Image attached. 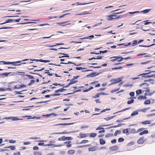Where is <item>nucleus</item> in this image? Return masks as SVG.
I'll return each mask as SVG.
<instances>
[{
    "label": "nucleus",
    "mask_w": 155,
    "mask_h": 155,
    "mask_svg": "<svg viewBox=\"0 0 155 155\" xmlns=\"http://www.w3.org/2000/svg\"><path fill=\"white\" fill-rule=\"evenodd\" d=\"M110 59H111L110 61L111 62H114L117 61V56H114L110 58Z\"/></svg>",
    "instance_id": "20"
},
{
    "label": "nucleus",
    "mask_w": 155,
    "mask_h": 155,
    "mask_svg": "<svg viewBox=\"0 0 155 155\" xmlns=\"http://www.w3.org/2000/svg\"><path fill=\"white\" fill-rule=\"evenodd\" d=\"M71 141H66L64 142V144H67V145H66V146L67 147H71Z\"/></svg>",
    "instance_id": "11"
},
{
    "label": "nucleus",
    "mask_w": 155,
    "mask_h": 155,
    "mask_svg": "<svg viewBox=\"0 0 155 155\" xmlns=\"http://www.w3.org/2000/svg\"><path fill=\"white\" fill-rule=\"evenodd\" d=\"M60 64H73L74 65H75L76 66H80L82 64H79L77 65V64H76L72 62H70V61H68L67 63H64V62H62L60 63Z\"/></svg>",
    "instance_id": "8"
},
{
    "label": "nucleus",
    "mask_w": 155,
    "mask_h": 155,
    "mask_svg": "<svg viewBox=\"0 0 155 155\" xmlns=\"http://www.w3.org/2000/svg\"><path fill=\"white\" fill-rule=\"evenodd\" d=\"M73 124V123H65V124H60V125H70L72 124Z\"/></svg>",
    "instance_id": "52"
},
{
    "label": "nucleus",
    "mask_w": 155,
    "mask_h": 155,
    "mask_svg": "<svg viewBox=\"0 0 155 155\" xmlns=\"http://www.w3.org/2000/svg\"><path fill=\"white\" fill-rule=\"evenodd\" d=\"M12 73L11 72L8 73H5L1 74L2 77H8L9 74Z\"/></svg>",
    "instance_id": "15"
},
{
    "label": "nucleus",
    "mask_w": 155,
    "mask_h": 155,
    "mask_svg": "<svg viewBox=\"0 0 155 155\" xmlns=\"http://www.w3.org/2000/svg\"><path fill=\"white\" fill-rule=\"evenodd\" d=\"M141 124H150V120H146L142 122Z\"/></svg>",
    "instance_id": "23"
},
{
    "label": "nucleus",
    "mask_w": 155,
    "mask_h": 155,
    "mask_svg": "<svg viewBox=\"0 0 155 155\" xmlns=\"http://www.w3.org/2000/svg\"><path fill=\"white\" fill-rule=\"evenodd\" d=\"M113 136V134H107L106 136L105 137H112Z\"/></svg>",
    "instance_id": "53"
},
{
    "label": "nucleus",
    "mask_w": 155,
    "mask_h": 155,
    "mask_svg": "<svg viewBox=\"0 0 155 155\" xmlns=\"http://www.w3.org/2000/svg\"><path fill=\"white\" fill-rule=\"evenodd\" d=\"M26 86L25 85H20V86L19 87H17L16 86H15L14 87L15 88H20L22 87H25Z\"/></svg>",
    "instance_id": "38"
},
{
    "label": "nucleus",
    "mask_w": 155,
    "mask_h": 155,
    "mask_svg": "<svg viewBox=\"0 0 155 155\" xmlns=\"http://www.w3.org/2000/svg\"><path fill=\"white\" fill-rule=\"evenodd\" d=\"M117 61L119 62L122 61L124 59V58L121 56H117Z\"/></svg>",
    "instance_id": "12"
},
{
    "label": "nucleus",
    "mask_w": 155,
    "mask_h": 155,
    "mask_svg": "<svg viewBox=\"0 0 155 155\" xmlns=\"http://www.w3.org/2000/svg\"><path fill=\"white\" fill-rule=\"evenodd\" d=\"M7 90H11V88H7L6 89H5L4 88H0V91H5Z\"/></svg>",
    "instance_id": "41"
},
{
    "label": "nucleus",
    "mask_w": 155,
    "mask_h": 155,
    "mask_svg": "<svg viewBox=\"0 0 155 155\" xmlns=\"http://www.w3.org/2000/svg\"><path fill=\"white\" fill-rule=\"evenodd\" d=\"M60 54H64V55H65V56H61V57H59V58H63V57H68V58L69 57V56L68 54H62V53H60Z\"/></svg>",
    "instance_id": "48"
},
{
    "label": "nucleus",
    "mask_w": 155,
    "mask_h": 155,
    "mask_svg": "<svg viewBox=\"0 0 155 155\" xmlns=\"http://www.w3.org/2000/svg\"><path fill=\"white\" fill-rule=\"evenodd\" d=\"M110 110V108H109V109H104L102 110L101 112H100V114L101 113H102V112H104L105 111H107V110Z\"/></svg>",
    "instance_id": "61"
},
{
    "label": "nucleus",
    "mask_w": 155,
    "mask_h": 155,
    "mask_svg": "<svg viewBox=\"0 0 155 155\" xmlns=\"http://www.w3.org/2000/svg\"><path fill=\"white\" fill-rule=\"evenodd\" d=\"M145 91L147 93H148V94L149 95H151L152 93L150 92V91L149 88L148 87L145 90Z\"/></svg>",
    "instance_id": "22"
},
{
    "label": "nucleus",
    "mask_w": 155,
    "mask_h": 155,
    "mask_svg": "<svg viewBox=\"0 0 155 155\" xmlns=\"http://www.w3.org/2000/svg\"><path fill=\"white\" fill-rule=\"evenodd\" d=\"M64 45V43H59L56 44L55 45H49V46H48V47H54V46H57V45Z\"/></svg>",
    "instance_id": "32"
},
{
    "label": "nucleus",
    "mask_w": 155,
    "mask_h": 155,
    "mask_svg": "<svg viewBox=\"0 0 155 155\" xmlns=\"http://www.w3.org/2000/svg\"><path fill=\"white\" fill-rule=\"evenodd\" d=\"M114 117V116L109 117H108V118H104V119L106 120H110V119H112Z\"/></svg>",
    "instance_id": "58"
},
{
    "label": "nucleus",
    "mask_w": 155,
    "mask_h": 155,
    "mask_svg": "<svg viewBox=\"0 0 155 155\" xmlns=\"http://www.w3.org/2000/svg\"><path fill=\"white\" fill-rule=\"evenodd\" d=\"M130 132H131V133L133 134H135L138 133V132H137V130L134 128L131 129L130 130Z\"/></svg>",
    "instance_id": "28"
},
{
    "label": "nucleus",
    "mask_w": 155,
    "mask_h": 155,
    "mask_svg": "<svg viewBox=\"0 0 155 155\" xmlns=\"http://www.w3.org/2000/svg\"><path fill=\"white\" fill-rule=\"evenodd\" d=\"M90 3H80L79 2H77V3H75V4H76V5H86L87 4H89Z\"/></svg>",
    "instance_id": "39"
},
{
    "label": "nucleus",
    "mask_w": 155,
    "mask_h": 155,
    "mask_svg": "<svg viewBox=\"0 0 155 155\" xmlns=\"http://www.w3.org/2000/svg\"><path fill=\"white\" fill-rule=\"evenodd\" d=\"M155 71H148V72H147V73H143L142 74H140L138 76H141L143 77H145V76H143L144 75H146L147 74H150L151 72H154Z\"/></svg>",
    "instance_id": "16"
},
{
    "label": "nucleus",
    "mask_w": 155,
    "mask_h": 155,
    "mask_svg": "<svg viewBox=\"0 0 155 155\" xmlns=\"http://www.w3.org/2000/svg\"><path fill=\"white\" fill-rule=\"evenodd\" d=\"M150 100H147L145 101L144 102V104H150Z\"/></svg>",
    "instance_id": "46"
},
{
    "label": "nucleus",
    "mask_w": 155,
    "mask_h": 155,
    "mask_svg": "<svg viewBox=\"0 0 155 155\" xmlns=\"http://www.w3.org/2000/svg\"><path fill=\"white\" fill-rule=\"evenodd\" d=\"M63 141L65 140H72L73 138L71 137H66L65 136H63Z\"/></svg>",
    "instance_id": "14"
},
{
    "label": "nucleus",
    "mask_w": 155,
    "mask_h": 155,
    "mask_svg": "<svg viewBox=\"0 0 155 155\" xmlns=\"http://www.w3.org/2000/svg\"><path fill=\"white\" fill-rule=\"evenodd\" d=\"M119 88H118L117 89H115L114 90H113L111 91V92L112 93H113L114 92H116V91H118L119 90Z\"/></svg>",
    "instance_id": "62"
},
{
    "label": "nucleus",
    "mask_w": 155,
    "mask_h": 155,
    "mask_svg": "<svg viewBox=\"0 0 155 155\" xmlns=\"http://www.w3.org/2000/svg\"><path fill=\"white\" fill-rule=\"evenodd\" d=\"M86 69V68H83L81 67H77L76 68V69L77 70H82V69Z\"/></svg>",
    "instance_id": "45"
},
{
    "label": "nucleus",
    "mask_w": 155,
    "mask_h": 155,
    "mask_svg": "<svg viewBox=\"0 0 155 155\" xmlns=\"http://www.w3.org/2000/svg\"><path fill=\"white\" fill-rule=\"evenodd\" d=\"M138 42L137 40H135L133 41V43L132 44V45L133 46H134L138 44Z\"/></svg>",
    "instance_id": "49"
},
{
    "label": "nucleus",
    "mask_w": 155,
    "mask_h": 155,
    "mask_svg": "<svg viewBox=\"0 0 155 155\" xmlns=\"http://www.w3.org/2000/svg\"><path fill=\"white\" fill-rule=\"evenodd\" d=\"M123 12H120L114 13L112 15H109L107 16V19L108 20H112L114 19H117L121 18L122 16L117 15V14H119L122 13Z\"/></svg>",
    "instance_id": "1"
},
{
    "label": "nucleus",
    "mask_w": 155,
    "mask_h": 155,
    "mask_svg": "<svg viewBox=\"0 0 155 155\" xmlns=\"http://www.w3.org/2000/svg\"><path fill=\"white\" fill-rule=\"evenodd\" d=\"M48 71V72H45V74H47L49 76H52L53 75V74H50V72H48L49 71V70H47V71Z\"/></svg>",
    "instance_id": "57"
},
{
    "label": "nucleus",
    "mask_w": 155,
    "mask_h": 155,
    "mask_svg": "<svg viewBox=\"0 0 155 155\" xmlns=\"http://www.w3.org/2000/svg\"><path fill=\"white\" fill-rule=\"evenodd\" d=\"M140 86L143 89H146L149 86V84L147 83H144L140 84Z\"/></svg>",
    "instance_id": "5"
},
{
    "label": "nucleus",
    "mask_w": 155,
    "mask_h": 155,
    "mask_svg": "<svg viewBox=\"0 0 155 155\" xmlns=\"http://www.w3.org/2000/svg\"><path fill=\"white\" fill-rule=\"evenodd\" d=\"M148 131L147 130H145L140 132L139 134L140 135H142L145 134H147L148 133Z\"/></svg>",
    "instance_id": "18"
},
{
    "label": "nucleus",
    "mask_w": 155,
    "mask_h": 155,
    "mask_svg": "<svg viewBox=\"0 0 155 155\" xmlns=\"http://www.w3.org/2000/svg\"><path fill=\"white\" fill-rule=\"evenodd\" d=\"M134 99H132L130 101H129L127 102V104H130L133 103L134 102Z\"/></svg>",
    "instance_id": "44"
},
{
    "label": "nucleus",
    "mask_w": 155,
    "mask_h": 155,
    "mask_svg": "<svg viewBox=\"0 0 155 155\" xmlns=\"http://www.w3.org/2000/svg\"><path fill=\"white\" fill-rule=\"evenodd\" d=\"M64 90H65L64 88H61L60 89L56 90L55 91V93H58V92H61L63 91Z\"/></svg>",
    "instance_id": "31"
},
{
    "label": "nucleus",
    "mask_w": 155,
    "mask_h": 155,
    "mask_svg": "<svg viewBox=\"0 0 155 155\" xmlns=\"http://www.w3.org/2000/svg\"><path fill=\"white\" fill-rule=\"evenodd\" d=\"M144 129V128L143 127L140 128L137 130V132H138V133L141 132V131L143 130Z\"/></svg>",
    "instance_id": "59"
},
{
    "label": "nucleus",
    "mask_w": 155,
    "mask_h": 155,
    "mask_svg": "<svg viewBox=\"0 0 155 155\" xmlns=\"http://www.w3.org/2000/svg\"><path fill=\"white\" fill-rule=\"evenodd\" d=\"M129 130L128 129H126L124 130L123 133L124 134H127Z\"/></svg>",
    "instance_id": "55"
},
{
    "label": "nucleus",
    "mask_w": 155,
    "mask_h": 155,
    "mask_svg": "<svg viewBox=\"0 0 155 155\" xmlns=\"http://www.w3.org/2000/svg\"><path fill=\"white\" fill-rule=\"evenodd\" d=\"M26 76L28 77L30 79H34V77L31 75H26Z\"/></svg>",
    "instance_id": "60"
},
{
    "label": "nucleus",
    "mask_w": 155,
    "mask_h": 155,
    "mask_svg": "<svg viewBox=\"0 0 155 155\" xmlns=\"http://www.w3.org/2000/svg\"><path fill=\"white\" fill-rule=\"evenodd\" d=\"M88 127H89L87 125H84V126H81V129H84V128H88Z\"/></svg>",
    "instance_id": "63"
},
{
    "label": "nucleus",
    "mask_w": 155,
    "mask_h": 155,
    "mask_svg": "<svg viewBox=\"0 0 155 155\" xmlns=\"http://www.w3.org/2000/svg\"><path fill=\"white\" fill-rule=\"evenodd\" d=\"M142 93V90L141 89H139L137 90L136 91V93L137 94H139Z\"/></svg>",
    "instance_id": "40"
},
{
    "label": "nucleus",
    "mask_w": 155,
    "mask_h": 155,
    "mask_svg": "<svg viewBox=\"0 0 155 155\" xmlns=\"http://www.w3.org/2000/svg\"><path fill=\"white\" fill-rule=\"evenodd\" d=\"M123 68V67L122 66H119L118 67H115L112 68V70H115L118 69H120Z\"/></svg>",
    "instance_id": "30"
},
{
    "label": "nucleus",
    "mask_w": 155,
    "mask_h": 155,
    "mask_svg": "<svg viewBox=\"0 0 155 155\" xmlns=\"http://www.w3.org/2000/svg\"><path fill=\"white\" fill-rule=\"evenodd\" d=\"M105 94L102 92H101L97 94L95 96H93V98H97L100 97V96L101 95H104Z\"/></svg>",
    "instance_id": "10"
},
{
    "label": "nucleus",
    "mask_w": 155,
    "mask_h": 155,
    "mask_svg": "<svg viewBox=\"0 0 155 155\" xmlns=\"http://www.w3.org/2000/svg\"><path fill=\"white\" fill-rule=\"evenodd\" d=\"M34 154L35 155H42V154L41 152L39 151H35Z\"/></svg>",
    "instance_id": "34"
},
{
    "label": "nucleus",
    "mask_w": 155,
    "mask_h": 155,
    "mask_svg": "<svg viewBox=\"0 0 155 155\" xmlns=\"http://www.w3.org/2000/svg\"><path fill=\"white\" fill-rule=\"evenodd\" d=\"M6 148H10L12 150H15L16 149L15 146H12L6 147H5Z\"/></svg>",
    "instance_id": "21"
},
{
    "label": "nucleus",
    "mask_w": 155,
    "mask_h": 155,
    "mask_svg": "<svg viewBox=\"0 0 155 155\" xmlns=\"http://www.w3.org/2000/svg\"><path fill=\"white\" fill-rule=\"evenodd\" d=\"M78 82V81L76 80L74 81V80L72 79L70 80V82L66 86L63 87H68L71 84H74Z\"/></svg>",
    "instance_id": "6"
},
{
    "label": "nucleus",
    "mask_w": 155,
    "mask_h": 155,
    "mask_svg": "<svg viewBox=\"0 0 155 155\" xmlns=\"http://www.w3.org/2000/svg\"><path fill=\"white\" fill-rule=\"evenodd\" d=\"M151 10V9H147L142 11L141 12L144 13H147Z\"/></svg>",
    "instance_id": "26"
},
{
    "label": "nucleus",
    "mask_w": 155,
    "mask_h": 155,
    "mask_svg": "<svg viewBox=\"0 0 155 155\" xmlns=\"http://www.w3.org/2000/svg\"><path fill=\"white\" fill-rule=\"evenodd\" d=\"M28 59H25L23 60H22L21 61H17L15 62H4V64H15V63H20L21 62V61H27L28 60Z\"/></svg>",
    "instance_id": "3"
},
{
    "label": "nucleus",
    "mask_w": 155,
    "mask_h": 155,
    "mask_svg": "<svg viewBox=\"0 0 155 155\" xmlns=\"http://www.w3.org/2000/svg\"><path fill=\"white\" fill-rule=\"evenodd\" d=\"M100 143L101 145H104L106 143L105 141L102 138H101L99 139Z\"/></svg>",
    "instance_id": "19"
},
{
    "label": "nucleus",
    "mask_w": 155,
    "mask_h": 155,
    "mask_svg": "<svg viewBox=\"0 0 155 155\" xmlns=\"http://www.w3.org/2000/svg\"><path fill=\"white\" fill-rule=\"evenodd\" d=\"M124 141V139L123 138H120L118 139V141L119 142H121Z\"/></svg>",
    "instance_id": "51"
},
{
    "label": "nucleus",
    "mask_w": 155,
    "mask_h": 155,
    "mask_svg": "<svg viewBox=\"0 0 155 155\" xmlns=\"http://www.w3.org/2000/svg\"><path fill=\"white\" fill-rule=\"evenodd\" d=\"M108 52V51L107 50H105L103 51H100V53H102L104 54L106 53H107Z\"/></svg>",
    "instance_id": "64"
},
{
    "label": "nucleus",
    "mask_w": 155,
    "mask_h": 155,
    "mask_svg": "<svg viewBox=\"0 0 155 155\" xmlns=\"http://www.w3.org/2000/svg\"><path fill=\"white\" fill-rule=\"evenodd\" d=\"M93 88H94V87H91L90 88H88L87 89H86V90H84L83 91V92H87L88 91H89L93 89Z\"/></svg>",
    "instance_id": "33"
},
{
    "label": "nucleus",
    "mask_w": 155,
    "mask_h": 155,
    "mask_svg": "<svg viewBox=\"0 0 155 155\" xmlns=\"http://www.w3.org/2000/svg\"><path fill=\"white\" fill-rule=\"evenodd\" d=\"M155 74H152V75H147L146 76H145V78H151V77H153L154 78H155Z\"/></svg>",
    "instance_id": "47"
},
{
    "label": "nucleus",
    "mask_w": 155,
    "mask_h": 155,
    "mask_svg": "<svg viewBox=\"0 0 155 155\" xmlns=\"http://www.w3.org/2000/svg\"><path fill=\"white\" fill-rule=\"evenodd\" d=\"M94 37V35H91L90 36H89L87 37H84V38H81V39H91V38H93Z\"/></svg>",
    "instance_id": "27"
},
{
    "label": "nucleus",
    "mask_w": 155,
    "mask_h": 155,
    "mask_svg": "<svg viewBox=\"0 0 155 155\" xmlns=\"http://www.w3.org/2000/svg\"><path fill=\"white\" fill-rule=\"evenodd\" d=\"M97 136V134L95 133H91L89 134L90 137H94Z\"/></svg>",
    "instance_id": "25"
},
{
    "label": "nucleus",
    "mask_w": 155,
    "mask_h": 155,
    "mask_svg": "<svg viewBox=\"0 0 155 155\" xmlns=\"http://www.w3.org/2000/svg\"><path fill=\"white\" fill-rule=\"evenodd\" d=\"M122 80L121 78H117L111 79L110 80V82L111 83L110 84V85L118 83L121 82Z\"/></svg>",
    "instance_id": "2"
},
{
    "label": "nucleus",
    "mask_w": 155,
    "mask_h": 155,
    "mask_svg": "<svg viewBox=\"0 0 155 155\" xmlns=\"http://www.w3.org/2000/svg\"><path fill=\"white\" fill-rule=\"evenodd\" d=\"M97 148L96 146H93L92 147H89L88 148V150L89 151H96L97 150Z\"/></svg>",
    "instance_id": "9"
},
{
    "label": "nucleus",
    "mask_w": 155,
    "mask_h": 155,
    "mask_svg": "<svg viewBox=\"0 0 155 155\" xmlns=\"http://www.w3.org/2000/svg\"><path fill=\"white\" fill-rule=\"evenodd\" d=\"M88 142V141L87 140H83L81 141L80 143H86Z\"/></svg>",
    "instance_id": "50"
},
{
    "label": "nucleus",
    "mask_w": 155,
    "mask_h": 155,
    "mask_svg": "<svg viewBox=\"0 0 155 155\" xmlns=\"http://www.w3.org/2000/svg\"><path fill=\"white\" fill-rule=\"evenodd\" d=\"M69 133V132H66V131H65L64 132H60V133H54V134H68Z\"/></svg>",
    "instance_id": "42"
},
{
    "label": "nucleus",
    "mask_w": 155,
    "mask_h": 155,
    "mask_svg": "<svg viewBox=\"0 0 155 155\" xmlns=\"http://www.w3.org/2000/svg\"><path fill=\"white\" fill-rule=\"evenodd\" d=\"M69 21H64V22H60L58 23V24L60 25H62L63 26H65L68 25H69V24L70 25V23H69V24H67L66 25H62L63 24H64L66 23L69 22Z\"/></svg>",
    "instance_id": "13"
},
{
    "label": "nucleus",
    "mask_w": 155,
    "mask_h": 155,
    "mask_svg": "<svg viewBox=\"0 0 155 155\" xmlns=\"http://www.w3.org/2000/svg\"><path fill=\"white\" fill-rule=\"evenodd\" d=\"M118 149V147L117 145H114L110 147V150L112 151H115L117 150Z\"/></svg>",
    "instance_id": "7"
},
{
    "label": "nucleus",
    "mask_w": 155,
    "mask_h": 155,
    "mask_svg": "<svg viewBox=\"0 0 155 155\" xmlns=\"http://www.w3.org/2000/svg\"><path fill=\"white\" fill-rule=\"evenodd\" d=\"M138 114V113L137 111H134L131 114V115L132 116H135Z\"/></svg>",
    "instance_id": "36"
},
{
    "label": "nucleus",
    "mask_w": 155,
    "mask_h": 155,
    "mask_svg": "<svg viewBox=\"0 0 155 155\" xmlns=\"http://www.w3.org/2000/svg\"><path fill=\"white\" fill-rule=\"evenodd\" d=\"M35 82V81L34 80H31L30 82L28 83V85H31L32 84L34 83Z\"/></svg>",
    "instance_id": "56"
},
{
    "label": "nucleus",
    "mask_w": 155,
    "mask_h": 155,
    "mask_svg": "<svg viewBox=\"0 0 155 155\" xmlns=\"http://www.w3.org/2000/svg\"><path fill=\"white\" fill-rule=\"evenodd\" d=\"M121 131L119 130H117L115 132L114 135V136H117L118 134H120Z\"/></svg>",
    "instance_id": "37"
},
{
    "label": "nucleus",
    "mask_w": 155,
    "mask_h": 155,
    "mask_svg": "<svg viewBox=\"0 0 155 155\" xmlns=\"http://www.w3.org/2000/svg\"><path fill=\"white\" fill-rule=\"evenodd\" d=\"M146 140L144 139L143 137H141L137 141V143L139 144H142L144 143Z\"/></svg>",
    "instance_id": "4"
},
{
    "label": "nucleus",
    "mask_w": 155,
    "mask_h": 155,
    "mask_svg": "<svg viewBox=\"0 0 155 155\" xmlns=\"http://www.w3.org/2000/svg\"><path fill=\"white\" fill-rule=\"evenodd\" d=\"M79 135L80 136V138H82L86 137L87 136V134H79Z\"/></svg>",
    "instance_id": "29"
},
{
    "label": "nucleus",
    "mask_w": 155,
    "mask_h": 155,
    "mask_svg": "<svg viewBox=\"0 0 155 155\" xmlns=\"http://www.w3.org/2000/svg\"><path fill=\"white\" fill-rule=\"evenodd\" d=\"M131 44V42H129L128 43V44L127 45H125V43H123V44H118L117 45L120 46V45H125V46H127L128 45H130Z\"/></svg>",
    "instance_id": "43"
},
{
    "label": "nucleus",
    "mask_w": 155,
    "mask_h": 155,
    "mask_svg": "<svg viewBox=\"0 0 155 155\" xmlns=\"http://www.w3.org/2000/svg\"><path fill=\"white\" fill-rule=\"evenodd\" d=\"M148 20H146L143 21L144 22V23L145 25H147L149 24L150 23H151V22H147Z\"/></svg>",
    "instance_id": "54"
},
{
    "label": "nucleus",
    "mask_w": 155,
    "mask_h": 155,
    "mask_svg": "<svg viewBox=\"0 0 155 155\" xmlns=\"http://www.w3.org/2000/svg\"><path fill=\"white\" fill-rule=\"evenodd\" d=\"M75 152V151L74 150H70L68 151V153L69 155L73 154Z\"/></svg>",
    "instance_id": "17"
},
{
    "label": "nucleus",
    "mask_w": 155,
    "mask_h": 155,
    "mask_svg": "<svg viewBox=\"0 0 155 155\" xmlns=\"http://www.w3.org/2000/svg\"><path fill=\"white\" fill-rule=\"evenodd\" d=\"M109 125H103L102 126H100L96 129V130H101V129H104V128L102 127H101L106 126H108Z\"/></svg>",
    "instance_id": "35"
},
{
    "label": "nucleus",
    "mask_w": 155,
    "mask_h": 155,
    "mask_svg": "<svg viewBox=\"0 0 155 155\" xmlns=\"http://www.w3.org/2000/svg\"><path fill=\"white\" fill-rule=\"evenodd\" d=\"M8 118L11 119L12 120H22V119H19L18 117H9Z\"/></svg>",
    "instance_id": "24"
}]
</instances>
